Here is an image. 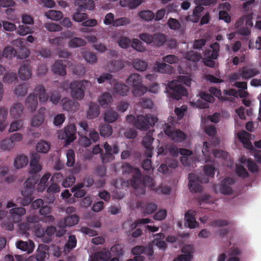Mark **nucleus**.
<instances>
[{
  "label": "nucleus",
  "mask_w": 261,
  "mask_h": 261,
  "mask_svg": "<svg viewBox=\"0 0 261 261\" xmlns=\"http://www.w3.org/2000/svg\"><path fill=\"white\" fill-rule=\"evenodd\" d=\"M132 47L138 51L143 52L145 50L143 43L138 39H134L132 44Z\"/></svg>",
  "instance_id": "62"
},
{
  "label": "nucleus",
  "mask_w": 261,
  "mask_h": 261,
  "mask_svg": "<svg viewBox=\"0 0 261 261\" xmlns=\"http://www.w3.org/2000/svg\"><path fill=\"white\" fill-rule=\"evenodd\" d=\"M25 106L31 112L36 111L38 106V98L35 94H30L25 100Z\"/></svg>",
  "instance_id": "20"
},
{
  "label": "nucleus",
  "mask_w": 261,
  "mask_h": 261,
  "mask_svg": "<svg viewBox=\"0 0 261 261\" xmlns=\"http://www.w3.org/2000/svg\"><path fill=\"white\" fill-rule=\"evenodd\" d=\"M66 60H59L55 62L53 67L54 73L64 76L66 74V65L64 63L67 62Z\"/></svg>",
  "instance_id": "19"
},
{
  "label": "nucleus",
  "mask_w": 261,
  "mask_h": 261,
  "mask_svg": "<svg viewBox=\"0 0 261 261\" xmlns=\"http://www.w3.org/2000/svg\"><path fill=\"white\" fill-rule=\"evenodd\" d=\"M76 127L73 124H70L65 128V135L68 144L71 143L76 139Z\"/></svg>",
  "instance_id": "24"
},
{
  "label": "nucleus",
  "mask_w": 261,
  "mask_h": 261,
  "mask_svg": "<svg viewBox=\"0 0 261 261\" xmlns=\"http://www.w3.org/2000/svg\"><path fill=\"white\" fill-rule=\"evenodd\" d=\"M235 180L231 177L224 178L220 185V192L224 195H230L232 193V189L231 186L233 185Z\"/></svg>",
  "instance_id": "15"
},
{
  "label": "nucleus",
  "mask_w": 261,
  "mask_h": 261,
  "mask_svg": "<svg viewBox=\"0 0 261 261\" xmlns=\"http://www.w3.org/2000/svg\"><path fill=\"white\" fill-rule=\"evenodd\" d=\"M14 146L12 141L10 138L4 139L0 142V148L4 150H9Z\"/></svg>",
  "instance_id": "53"
},
{
  "label": "nucleus",
  "mask_w": 261,
  "mask_h": 261,
  "mask_svg": "<svg viewBox=\"0 0 261 261\" xmlns=\"http://www.w3.org/2000/svg\"><path fill=\"white\" fill-rule=\"evenodd\" d=\"M16 247L22 251L30 253L34 249V243L32 241H30L29 243L25 241H19L16 243Z\"/></svg>",
  "instance_id": "32"
},
{
  "label": "nucleus",
  "mask_w": 261,
  "mask_h": 261,
  "mask_svg": "<svg viewBox=\"0 0 261 261\" xmlns=\"http://www.w3.org/2000/svg\"><path fill=\"white\" fill-rule=\"evenodd\" d=\"M100 114V108L96 103L91 102L89 105L87 117L88 119H93L97 117Z\"/></svg>",
  "instance_id": "22"
},
{
  "label": "nucleus",
  "mask_w": 261,
  "mask_h": 261,
  "mask_svg": "<svg viewBox=\"0 0 261 261\" xmlns=\"http://www.w3.org/2000/svg\"><path fill=\"white\" fill-rule=\"evenodd\" d=\"M119 115L117 112L112 109L108 110L105 114L104 120L109 123H112L115 121L118 118Z\"/></svg>",
  "instance_id": "37"
},
{
  "label": "nucleus",
  "mask_w": 261,
  "mask_h": 261,
  "mask_svg": "<svg viewBox=\"0 0 261 261\" xmlns=\"http://www.w3.org/2000/svg\"><path fill=\"white\" fill-rule=\"evenodd\" d=\"M40 156L38 153L32 154L30 163V173L34 174L29 177L24 183V188L21 191L23 197H31L34 190V186L39 180V177L35 175L42 170V166L39 163Z\"/></svg>",
  "instance_id": "1"
},
{
  "label": "nucleus",
  "mask_w": 261,
  "mask_h": 261,
  "mask_svg": "<svg viewBox=\"0 0 261 261\" xmlns=\"http://www.w3.org/2000/svg\"><path fill=\"white\" fill-rule=\"evenodd\" d=\"M61 103L63 110L67 111H71L73 110V107L74 102L69 98L67 97L63 98L61 101Z\"/></svg>",
  "instance_id": "52"
},
{
  "label": "nucleus",
  "mask_w": 261,
  "mask_h": 261,
  "mask_svg": "<svg viewBox=\"0 0 261 261\" xmlns=\"http://www.w3.org/2000/svg\"><path fill=\"white\" fill-rule=\"evenodd\" d=\"M83 56L86 61L91 64H94L97 61V57L95 54L90 51H84Z\"/></svg>",
  "instance_id": "56"
},
{
  "label": "nucleus",
  "mask_w": 261,
  "mask_h": 261,
  "mask_svg": "<svg viewBox=\"0 0 261 261\" xmlns=\"http://www.w3.org/2000/svg\"><path fill=\"white\" fill-rule=\"evenodd\" d=\"M236 172L240 177L245 178L249 176V173L244 166L241 164L237 165Z\"/></svg>",
  "instance_id": "58"
},
{
  "label": "nucleus",
  "mask_w": 261,
  "mask_h": 261,
  "mask_svg": "<svg viewBox=\"0 0 261 261\" xmlns=\"http://www.w3.org/2000/svg\"><path fill=\"white\" fill-rule=\"evenodd\" d=\"M67 163L66 165L68 167L73 166L75 163V153L72 149H69L66 153Z\"/></svg>",
  "instance_id": "55"
},
{
  "label": "nucleus",
  "mask_w": 261,
  "mask_h": 261,
  "mask_svg": "<svg viewBox=\"0 0 261 261\" xmlns=\"http://www.w3.org/2000/svg\"><path fill=\"white\" fill-rule=\"evenodd\" d=\"M147 91V88L141 84L139 86L133 87V93L135 97H140L145 93Z\"/></svg>",
  "instance_id": "51"
},
{
  "label": "nucleus",
  "mask_w": 261,
  "mask_h": 261,
  "mask_svg": "<svg viewBox=\"0 0 261 261\" xmlns=\"http://www.w3.org/2000/svg\"><path fill=\"white\" fill-rule=\"evenodd\" d=\"M79 221V217L76 215H71L64 219V224L65 226L71 227L77 224Z\"/></svg>",
  "instance_id": "41"
},
{
  "label": "nucleus",
  "mask_w": 261,
  "mask_h": 261,
  "mask_svg": "<svg viewBox=\"0 0 261 261\" xmlns=\"http://www.w3.org/2000/svg\"><path fill=\"white\" fill-rule=\"evenodd\" d=\"M183 253L173 261H191L193 258V253L194 252V247L193 245H186L183 246L181 249Z\"/></svg>",
  "instance_id": "12"
},
{
  "label": "nucleus",
  "mask_w": 261,
  "mask_h": 261,
  "mask_svg": "<svg viewBox=\"0 0 261 261\" xmlns=\"http://www.w3.org/2000/svg\"><path fill=\"white\" fill-rule=\"evenodd\" d=\"M35 95L38 96L40 102H45L48 99L44 87L42 85H37L34 89Z\"/></svg>",
  "instance_id": "25"
},
{
  "label": "nucleus",
  "mask_w": 261,
  "mask_h": 261,
  "mask_svg": "<svg viewBox=\"0 0 261 261\" xmlns=\"http://www.w3.org/2000/svg\"><path fill=\"white\" fill-rule=\"evenodd\" d=\"M149 222V220L148 218H142L140 219L137 220L134 223L131 224L130 228H141V227H143L144 228H159L158 227L153 226L150 225H145V224L148 223Z\"/></svg>",
  "instance_id": "30"
},
{
  "label": "nucleus",
  "mask_w": 261,
  "mask_h": 261,
  "mask_svg": "<svg viewBox=\"0 0 261 261\" xmlns=\"http://www.w3.org/2000/svg\"><path fill=\"white\" fill-rule=\"evenodd\" d=\"M3 82L5 83L11 84L14 82L18 81L17 76L16 73L8 72L3 76Z\"/></svg>",
  "instance_id": "50"
},
{
  "label": "nucleus",
  "mask_w": 261,
  "mask_h": 261,
  "mask_svg": "<svg viewBox=\"0 0 261 261\" xmlns=\"http://www.w3.org/2000/svg\"><path fill=\"white\" fill-rule=\"evenodd\" d=\"M112 100L110 93L106 92L102 94L99 98L98 101L102 108H107Z\"/></svg>",
  "instance_id": "36"
},
{
  "label": "nucleus",
  "mask_w": 261,
  "mask_h": 261,
  "mask_svg": "<svg viewBox=\"0 0 261 261\" xmlns=\"http://www.w3.org/2000/svg\"><path fill=\"white\" fill-rule=\"evenodd\" d=\"M252 19L253 15L251 13L243 15L237 20L235 24V27L242 25L245 22V25L250 29L253 26Z\"/></svg>",
  "instance_id": "26"
},
{
  "label": "nucleus",
  "mask_w": 261,
  "mask_h": 261,
  "mask_svg": "<svg viewBox=\"0 0 261 261\" xmlns=\"http://www.w3.org/2000/svg\"><path fill=\"white\" fill-rule=\"evenodd\" d=\"M24 107L22 103L17 102L11 107L10 109L11 116L15 119H17L22 115Z\"/></svg>",
  "instance_id": "27"
},
{
  "label": "nucleus",
  "mask_w": 261,
  "mask_h": 261,
  "mask_svg": "<svg viewBox=\"0 0 261 261\" xmlns=\"http://www.w3.org/2000/svg\"><path fill=\"white\" fill-rule=\"evenodd\" d=\"M143 81L141 76L138 73L132 74L126 80V83L129 86H139L142 84Z\"/></svg>",
  "instance_id": "29"
},
{
  "label": "nucleus",
  "mask_w": 261,
  "mask_h": 261,
  "mask_svg": "<svg viewBox=\"0 0 261 261\" xmlns=\"http://www.w3.org/2000/svg\"><path fill=\"white\" fill-rule=\"evenodd\" d=\"M195 212L188 211L185 214V226L189 228H196L199 223L196 220Z\"/></svg>",
  "instance_id": "17"
},
{
  "label": "nucleus",
  "mask_w": 261,
  "mask_h": 261,
  "mask_svg": "<svg viewBox=\"0 0 261 261\" xmlns=\"http://www.w3.org/2000/svg\"><path fill=\"white\" fill-rule=\"evenodd\" d=\"M31 61L25 60L19 67L18 70V75L21 80L25 81L29 79L32 76V67L31 66Z\"/></svg>",
  "instance_id": "11"
},
{
  "label": "nucleus",
  "mask_w": 261,
  "mask_h": 261,
  "mask_svg": "<svg viewBox=\"0 0 261 261\" xmlns=\"http://www.w3.org/2000/svg\"><path fill=\"white\" fill-rule=\"evenodd\" d=\"M94 183V179L92 175H87L85 176L83 179V181L82 183L78 184V186L80 188H83L84 187L90 188Z\"/></svg>",
  "instance_id": "44"
},
{
  "label": "nucleus",
  "mask_w": 261,
  "mask_h": 261,
  "mask_svg": "<svg viewBox=\"0 0 261 261\" xmlns=\"http://www.w3.org/2000/svg\"><path fill=\"white\" fill-rule=\"evenodd\" d=\"M23 125L22 120H18L12 122L9 128V132H15L20 129Z\"/></svg>",
  "instance_id": "63"
},
{
  "label": "nucleus",
  "mask_w": 261,
  "mask_h": 261,
  "mask_svg": "<svg viewBox=\"0 0 261 261\" xmlns=\"http://www.w3.org/2000/svg\"><path fill=\"white\" fill-rule=\"evenodd\" d=\"M121 169L123 174L133 173L130 184L132 187L136 189L141 182L142 174L140 170L138 168H134L130 164L126 162L123 163Z\"/></svg>",
  "instance_id": "5"
},
{
  "label": "nucleus",
  "mask_w": 261,
  "mask_h": 261,
  "mask_svg": "<svg viewBox=\"0 0 261 261\" xmlns=\"http://www.w3.org/2000/svg\"><path fill=\"white\" fill-rule=\"evenodd\" d=\"M133 66L138 71H144L147 69L148 64L146 61L136 59L133 62Z\"/></svg>",
  "instance_id": "38"
},
{
  "label": "nucleus",
  "mask_w": 261,
  "mask_h": 261,
  "mask_svg": "<svg viewBox=\"0 0 261 261\" xmlns=\"http://www.w3.org/2000/svg\"><path fill=\"white\" fill-rule=\"evenodd\" d=\"M153 186V178L148 175L143 176V179H141V182L139 185L138 187L136 189L141 188L144 192V188L146 187H152Z\"/></svg>",
  "instance_id": "43"
},
{
  "label": "nucleus",
  "mask_w": 261,
  "mask_h": 261,
  "mask_svg": "<svg viewBox=\"0 0 261 261\" xmlns=\"http://www.w3.org/2000/svg\"><path fill=\"white\" fill-rule=\"evenodd\" d=\"M28 163L27 156L23 155H18L14 160V166L17 169H19L25 166Z\"/></svg>",
  "instance_id": "40"
},
{
  "label": "nucleus",
  "mask_w": 261,
  "mask_h": 261,
  "mask_svg": "<svg viewBox=\"0 0 261 261\" xmlns=\"http://www.w3.org/2000/svg\"><path fill=\"white\" fill-rule=\"evenodd\" d=\"M158 120L156 116L151 114L146 115V116L139 115L137 116L135 126L140 130H146L150 126H153L158 121Z\"/></svg>",
  "instance_id": "6"
},
{
  "label": "nucleus",
  "mask_w": 261,
  "mask_h": 261,
  "mask_svg": "<svg viewBox=\"0 0 261 261\" xmlns=\"http://www.w3.org/2000/svg\"><path fill=\"white\" fill-rule=\"evenodd\" d=\"M191 80L186 75H179L177 80H173L168 84L170 90L171 97L176 100H179L181 96H186L187 91L185 87L181 84H183L187 86H190Z\"/></svg>",
  "instance_id": "2"
},
{
  "label": "nucleus",
  "mask_w": 261,
  "mask_h": 261,
  "mask_svg": "<svg viewBox=\"0 0 261 261\" xmlns=\"http://www.w3.org/2000/svg\"><path fill=\"white\" fill-rule=\"evenodd\" d=\"M91 82L87 80L73 81L70 84L71 95L76 100H82L85 96V91L91 87Z\"/></svg>",
  "instance_id": "4"
},
{
  "label": "nucleus",
  "mask_w": 261,
  "mask_h": 261,
  "mask_svg": "<svg viewBox=\"0 0 261 261\" xmlns=\"http://www.w3.org/2000/svg\"><path fill=\"white\" fill-rule=\"evenodd\" d=\"M74 5L78 7L79 11L92 10L95 7V3L93 0H75Z\"/></svg>",
  "instance_id": "18"
},
{
  "label": "nucleus",
  "mask_w": 261,
  "mask_h": 261,
  "mask_svg": "<svg viewBox=\"0 0 261 261\" xmlns=\"http://www.w3.org/2000/svg\"><path fill=\"white\" fill-rule=\"evenodd\" d=\"M117 42L118 45L123 48H128L130 44V40L126 37H120Z\"/></svg>",
  "instance_id": "64"
},
{
  "label": "nucleus",
  "mask_w": 261,
  "mask_h": 261,
  "mask_svg": "<svg viewBox=\"0 0 261 261\" xmlns=\"http://www.w3.org/2000/svg\"><path fill=\"white\" fill-rule=\"evenodd\" d=\"M45 109H41L39 110L36 114H35L31 120V126L33 127H39L41 125L44 121V111Z\"/></svg>",
  "instance_id": "21"
},
{
  "label": "nucleus",
  "mask_w": 261,
  "mask_h": 261,
  "mask_svg": "<svg viewBox=\"0 0 261 261\" xmlns=\"http://www.w3.org/2000/svg\"><path fill=\"white\" fill-rule=\"evenodd\" d=\"M16 204L12 201H9L7 203V208H11L9 213L11 214V217L9 222L4 221L2 227H5V228H13L14 223L19 222L21 220L22 216L26 213V210L23 207H16Z\"/></svg>",
  "instance_id": "3"
},
{
  "label": "nucleus",
  "mask_w": 261,
  "mask_h": 261,
  "mask_svg": "<svg viewBox=\"0 0 261 261\" xmlns=\"http://www.w3.org/2000/svg\"><path fill=\"white\" fill-rule=\"evenodd\" d=\"M77 243L76 239L74 235H70L68 237V240L67 242L65 244L64 247V252L65 254L68 253L71 251L73 249H74L76 246Z\"/></svg>",
  "instance_id": "33"
},
{
  "label": "nucleus",
  "mask_w": 261,
  "mask_h": 261,
  "mask_svg": "<svg viewBox=\"0 0 261 261\" xmlns=\"http://www.w3.org/2000/svg\"><path fill=\"white\" fill-rule=\"evenodd\" d=\"M48 247L44 244H40L38 246L37 253L36 255V259L38 261H43L47 255Z\"/></svg>",
  "instance_id": "31"
},
{
  "label": "nucleus",
  "mask_w": 261,
  "mask_h": 261,
  "mask_svg": "<svg viewBox=\"0 0 261 261\" xmlns=\"http://www.w3.org/2000/svg\"><path fill=\"white\" fill-rule=\"evenodd\" d=\"M105 153H101V158L103 163L112 161L115 159L114 154L119 152V147L118 143H115L112 145L106 142L103 145Z\"/></svg>",
  "instance_id": "7"
},
{
  "label": "nucleus",
  "mask_w": 261,
  "mask_h": 261,
  "mask_svg": "<svg viewBox=\"0 0 261 261\" xmlns=\"http://www.w3.org/2000/svg\"><path fill=\"white\" fill-rule=\"evenodd\" d=\"M153 68L155 71L161 73L171 74L173 71V67L165 63L157 62Z\"/></svg>",
  "instance_id": "23"
},
{
  "label": "nucleus",
  "mask_w": 261,
  "mask_h": 261,
  "mask_svg": "<svg viewBox=\"0 0 261 261\" xmlns=\"http://www.w3.org/2000/svg\"><path fill=\"white\" fill-rule=\"evenodd\" d=\"M185 58L188 60L196 62L201 59V55L199 53L190 50L186 53Z\"/></svg>",
  "instance_id": "49"
},
{
  "label": "nucleus",
  "mask_w": 261,
  "mask_h": 261,
  "mask_svg": "<svg viewBox=\"0 0 261 261\" xmlns=\"http://www.w3.org/2000/svg\"><path fill=\"white\" fill-rule=\"evenodd\" d=\"M114 91L121 96L127 95L129 91V87L124 83L115 82L113 87Z\"/></svg>",
  "instance_id": "28"
},
{
  "label": "nucleus",
  "mask_w": 261,
  "mask_h": 261,
  "mask_svg": "<svg viewBox=\"0 0 261 261\" xmlns=\"http://www.w3.org/2000/svg\"><path fill=\"white\" fill-rule=\"evenodd\" d=\"M139 17L145 21H150L154 18V15L150 10H144L141 11L139 14Z\"/></svg>",
  "instance_id": "54"
},
{
  "label": "nucleus",
  "mask_w": 261,
  "mask_h": 261,
  "mask_svg": "<svg viewBox=\"0 0 261 261\" xmlns=\"http://www.w3.org/2000/svg\"><path fill=\"white\" fill-rule=\"evenodd\" d=\"M167 24L171 30H179L180 32H184V28L181 27L179 21L175 18H170L168 20Z\"/></svg>",
  "instance_id": "35"
},
{
  "label": "nucleus",
  "mask_w": 261,
  "mask_h": 261,
  "mask_svg": "<svg viewBox=\"0 0 261 261\" xmlns=\"http://www.w3.org/2000/svg\"><path fill=\"white\" fill-rule=\"evenodd\" d=\"M163 129L165 134L175 142H181L187 138V135L182 131L175 129L170 124H165Z\"/></svg>",
  "instance_id": "8"
},
{
  "label": "nucleus",
  "mask_w": 261,
  "mask_h": 261,
  "mask_svg": "<svg viewBox=\"0 0 261 261\" xmlns=\"http://www.w3.org/2000/svg\"><path fill=\"white\" fill-rule=\"evenodd\" d=\"M99 131L101 136L108 137L112 135L113 129L111 126L109 124H104L100 126Z\"/></svg>",
  "instance_id": "46"
},
{
  "label": "nucleus",
  "mask_w": 261,
  "mask_h": 261,
  "mask_svg": "<svg viewBox=\"0 0 261 261\" xmlns=\"http://www.w3.org/2000/svg\"><path fill=\"white\" fill-rule=\"evenodd\" d=\"M189 189L190 191L193 193L200 192L202 190V188L200 185L199 178L197 175L195 173H190L188 175Z\"/></svg>",
  "instance_id": "13"
},
{
  "label": "nucleus",
  "mask_w": 261,
  "mask_h": 261,
  "mask_svg": "<svg viewBox=\"0 0 261 261\" xmlns=\"http://www.w3.org/2000/svg\"><path fill=\"white\" fill-rule=\"evenodd\" d=\"M75 181V177L73 175H70L64 178L62 185L64 188L69 187L72 186Z\"/></svg>",
  "instance_id": "60"
},
{
  "label": "nucleus",
  "mask_w": 261,
  "mask_h": 261,
  "mask_svg": "<svg viewBox=\"0 0 261 261\" xmlns=\"http://www.w3.org/2000/svg\"><path fill=\"white\" fill-rule=\"evenodd\" d=\"M239 75L244 80H248L258 75L260 71L253 65H246L239 70Z\"/></svg>",
  "instance_id": "10"
},
{
  "label": "nucleus",
  "mask_w": 261,
  "mask_h": 261,
  "mask_svg": "<svg viewBox=\"0 0 261 261\" xmlns=\"http://www.w3.org/2000/svg\"><path fill=\"white\" fill-rule=\"evenodd\" d=\"M39 218L35 215L29 216L27 218V222L19 225V228H40L38 226Z\"/></svg>",
  "instance_id": "16"
},
{
  "label": "nucleus",
  "mask_w": 261,
  "mask_h": 261,
  "mask_svg": "<svg viewBox=\"0 0 261 261\" xmlns=\"http://www.w3.org/2000/svg\"><path fill=\"white\" fill-rule=\"evenodd\" d=\"M216 2V0H196L195 4L197 6L193 10L192 21L194 22H197L199 21L201 17L200 13L204 10L202 6H209Z\"/></svg>",
  "instance_id": "9"
},
{
  "label": "nucleus",
  "mask_w": 261,
  "mask_h": 261,
  "mask_svg": "<svg viewBox=\"0 0 261 261\" xmlns=\"http://www.w3.org/2000/svg\"><path fill=\"white\" fill-rule=\"evenodd\" d=\"M28 91V86L25 84L18 85L14 90L15 94L17 96H24Z\"/></svg>",
  "instance_id": "61"
},
{
  "label": "nucleus",
  "mask_w": 261,
  "mask_h": 261,
  "mask_svg": "<svg viewBox=\"0 0 261 261\" xmlns=\"http://www.w3.org/2000/svg\"><path fill=\"white\" fill-rule=\"evenodd\" d=\"M17 51L16 56L18 58L23 59L29 56L30 51L24 46H21Z\"/></svg>",
  "instance_id": "59"
},
{
  "label": "nucleus",
  "mask_w": 261,
  "mask_h": 261,
  "mask_svg": "<svg viewBox=\"0 0 261 261\" xmlns=\"http://www.w3.org/2000/svg\"><path fill=\"white\" fill-rule=\"evenodd\" d=\"M86 44V41L80 37H74L70 39L68 42V46L71 48H77L85 46Z\"/></svg>",
  "instance_id": "42"
},
{
  "label": "nucleus",
  "mask_w": 261,
  "mask_h": 261,
  "mask_svg": "<svg viewBox=\"0 0 261 261\" xmlns=\"http://www.w3.org/2000/svg\"><path fill=\"white\" fill-rule=\"evenodd\" d=\"M50 145L45 141H40L36 145L37 151L41 153H46L50 149Z\"/></svg>",
  "instance_id": "47"
},
{
  "label": "nucleus",
  "mask_w": 261,
  "mask_h": 261,
  "mask_svg": "<svg viewBox=\"0 0 261 261\" xmlns=\"http://www.w3.org/2000/svg\"><path fill=\"white\" fill-rule=\"evenodd\" d=\"M110 251L114 255L120 257L123 254V247L121 244H115L111 248Z\"/></svg>",
  "instance_id": "57"
},
{
  "label": "nucleus",
  "mask_w": 261,
  "mask_h": 261,
  "mask_svg": "<svg viewBox=\"0 0 261 261\" xmlns=\"http://www.w3.org/2000/svg\"><path fill=\"white\" fill-rule=\"evenodd\" d=\"M46 16L54 20H59L63 17V14L61 11L51 10L46 12Z\"/></svg>",
  "instance_id": "45"
},
{
  "label": "nucleus",
  "mask_w": 261,
  "mask_h": 261,
  "mask_svg": "<svg viewBox=\"0 0 261 261\" xmlns=\"http://www.w3.org/2000/svg\"><path fill=\"white\" fill-rule=\"evenodd\" d=\"M166 36L163 34H154L152 35V44L156 46L163 45L166 41Z\"/></svg>",
  "instance_id": "34"
},
{
  "label": "nucleus",
  "mask_w": 261,
  "mask_h": 261,
  "mask_svg": "<svg viewBox=\"0 0 261 261\" xmlns=\"http://www.w3.org/2000/svg\"><path fill=\"white\" fill-rule=\"evenodd\" d=\"M7 115L8 111L7 109L0 107V131L1 132L3 131L6 127L4 122L7 119Z\"/></svg>",
  "instance_id": "48"
},
{
  "label": "nucleus",
  "mask_w": 261,
  "mask_h": 261,
  "mask_svg": "<svg viewBox=\"0 0 261 261\" xmlns=\"http://www.w3.org/2000/svg\"><path fill=\"white\" fill-rule=\"evenodd\" d=\"M36 235L40 238H42L43 242L48 243L52 241L53 236L55 234L57 229H35Z\"/></svg>",
  "instance_id": "14"
},
{
  "label": "nucleus",
  "mask_w": 261,
  "mask_h": 261,
  "mask_svg": "<svg viewBox=\"0 0 261 261\" xmlns=\"http://www.w3.org/2000/svg\"><path fill=\"white\" fill-rule=\"evenodd\" d=\"M211 49L206 50L205 53L210 54L211 58L217 59L220 50V45L218 42H215L211 45Z\"/></svg>",
  "instance_id": "39"
}]
</instances>
